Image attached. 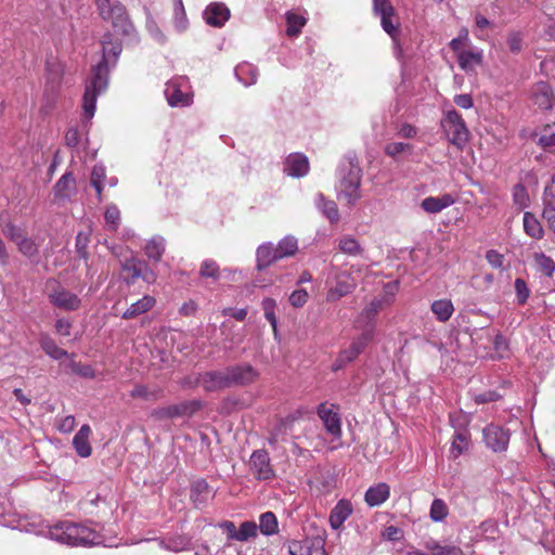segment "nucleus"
<instances>
[{
	"instance_id": "obj_1",
	"label": "nucleus",
	"mask_w": 555,
	"mask_h": 555,
	"mask_svg": "<svg viewBox=\"0 0 555 555\" xmlns=\"http://www.w3.org/2000/svg\"><path fill=\"white\" fill-rule=\"evenodd\" d=\"M122 47L119 41H113L111 34H105L102 39V57L98 64L91 67L85 81L82 96L83 118L90 120L95 113L98 98L103 94L109 83V57L113 56V65L116 64Z\"/></svg>"
},
{
	"instance_id": "obj_2",
	"label": "nucleus",
	"mask_w": 555,
	"mask_h": 555,
	"mask_svg": "<svg viewBox=\"0 0 555 555\" xmlns=\"http://www.w3.org/2000/svg\"><path fill=\"white\" fill-rule=\"evenodd\" d=\"M52 540L69 546H91L102 543V537L85 524L60 521L49 528Z\"/></svg>"
},
{
	"instance_id": "obj_3",
	"label": "nucleus",
	"mask_w": 555,
	"mask_h": 555,
	"mask_svg": "<svg viewBox=\"0 0 555 555\" xmlns=\"http://www.w3.org/2000/svg\"><path fill=\"white\" fill-rule=\"evenodd\" d=\"M338 194L344 196L349 205H354L361 197L362 180V169L356 154L349 153L345 156L338 168Z\"/></svg>"
},
{
	"instance_id": "obj_4",
	"label": "nucleus",
	"mask_w": 555,
	"mask_h": 555,
	"mask_svg": "<svg viewBox=\"0 0 555 555\" xmlns=\"http://www.w3.org/2000/svg\"><path fill=\"white\" fill-rule=\"evenodd\" d=\"M99 13L105 21H111L116 33L124 36H130L133 31V25L130 22L126 8L118 1L95 0Z\"/></svg>"
},
{
	"instance_id": "obj_5",
	"label": "nucleus",
	"mask_w": 555,
	"mask_h": 555,
	"mask_svg": "<svg viewBox=\"0 0 555 555\" xmlns=\"http://www.w3.org/2000/svg\"><path fill=\"white\" fill-rule=\"evenodd\" d=\"M441 126L451 144L462 149L468 141V129L455 109H451L446 114Z\"/></svg>"
},
{
	"instance_id": "obj_6",
	"label": "nucleus",
	"mask_w": 555,
	"mask_h": 555,
	"mask_svg": "<svg viewBox=\"0 0 555 555\" xmlns=\"http://www.w3.org/2000/svg\"><path fill=\"white\" fill-rule=\"evenodd\" d=\"M122 272L126 273L124 281L128 284H134L137 280L142 279L147 284L156 282L157 275L150 268L146 261L137 257L126 258L120 263Z\"/></svg>"
},
{
	"instance_id": "obj_7",
	"label": "nucleus",
	"mask_w": 555,
	"mask_h": 555,
	"mask_svg": "<svg viewBox=\"0 0 555 555\" xmlns=\"http://www.w3.org/2000/svg\"><path fill=\"white\" fill-rule=\"evenodd\" d=\"M482 440L492 452H505L511 440V430L498 424H489L482 429Z\"/></svg>"
},
{
	"instance_id": "obj_8",
	"label": "nucleus",
	"mask_w": 555,
	"mask_h": 555,
	"mask_svg": "<svg viewBox=\"0 0 555 555\" xmlns=\"http://www.w3.org/2000/svg\"><path fill=\"white\" fill-rule=\"evenodd\" d=\"M189 81L185 77H177L166 83L165 96L172 107L189 106L192 98L189 92Z\"/></svg>"
},
{
	"instance_id": "obj_9",
	"label": "nucleus",
	"mask_w": 555,
	"mask_h": 555,
	"mask_svg": "<svg viewBox=\"0 0 555 555\" xmlns=\"http://www.w3.org/2000/svg\"><path fill=\"white\" fill-rule=\"evenodd\" d=\"M230 388L245 387L259 378V372L249 363H240L227 366Z\"/></svg>"
},
{
	"instance_id": "obj_10",
	"label": "nucleus",
	"mask_w": 555,
	"mask_h": 555,
	"mask_svg": "<svg viewBox=\"0 0 555 555\" xmlns=\"http://www.w3.org/2000/svg\"><path fill=\"white\" fill-rule=\"evenodd\" d=\"M317 414L322 421L327 434L334 438L341 437V420L337 405L322 402L317 408Z\"/></svg>"
},
{
	"instance_id": "obj_11",
	"label": "nucleus",
	"mask_w": 555,
	"mask_h": 555,
	"mask_svg": "<svg viewBox=\"0 0 555 555\" xmlns=\"http://www.w3.org/2000/svg\"><path fill=\"white\" fill-rule=\"evenodd\" d=\"M193 386H202L207 392L230 388L227 367L197 374Z\"/></svg>"
},
{
	"instance_id": "obj_12",
	"label": "nucleus",
	"mask_w": 555,
	"mask_h": 555,
	"mask_svg": "<svg viewBox=\"0 0 555 555\" xmlns=\"http://www.w3.org/2000/svg\"><path fill=\"white\" fill-rule=\"evenodd\" d=\"M48 298L54 307L65 311H75L81 306V299L61 285L53 288L49 293Z\"/></svg>"
},
{
	"instance_id": "obj_13",
	"label": "nucleus",
	"mask_w": 555,
	"mask_h": 555,
	"mask_svg": "<svg viewBox=\"0 0 555 555\" xmlns=\"http://www.w3.org/2000/svg\"><path fill=\"white\" fill-rule=\"evenodd\" d=\"M250 470L258 480H270L274 470L270 465V457L266 450H256L250 455Z\"/></svg>"
},
{
	"instance_id": "obj_14",
	"label": "nucleus",
	"mask_w": 555,
	"mask_h": 555,
	"mask_svg": "<svg viewBox=\"0 0 555 555\" xmlns=\"http://www.w3.org/2000/svg\"><path fill=\"white\" fill-rule=\"evenodd\" d=\"M288 555H325L324 541L320 538L294 540L288 544Z\"/></svg>"
},
{
	"instance_id": "obj_15",
	"label": "nucleus",
	"mask_w": 555,
	"mask_h": 555,
	"mask_svg": "<svg viewBox=\"0 0 555 555\" xmlns=\"http://www.w3.org/2000/svg\"><path fill=\"white\" fill-rule=\"evenodd\" d=\"M357 284L352 275L346 271L336 274L335 285L330 287L326 294L327 301H337L341 297L350 294Z\"/></svg>"
},
{
	"instance_id": "obj_16",
	"label": "nucleus",
	"mask_w": 555,
	"mask_h": 555,
	"mask_svg": "<svg viewBox=\"0 0 555 555\" xmlns=\"http://www.w3.org/2000/svg\"><path fill=\"white\" fill-rule=\"evenodd\" d=\"M531 101L540 109L548 111L553 107L554 92L553 88L546 81L534 83L530 91Z\"/></svg>"
},
{
	"instance_id": "obj_17",
	"label": "nucleus",
	"mask_w": 555,
	"mask_h": 555,
	"mask_svg": "<svg viewBox=\"0 0 555 555\" xmlns=\"http://www.w3.org/2000/svg\"><path fill=\"white\" fill-rule=\"evenodd\" d=\"M397 288V283H388L385 286L386 294L382 297L374 298L362 311L361 315L371 323L376 314L385 307L392 302L393 292Z\"/></svg>"
},
{
	"instance_id": "obj_18",
	"label": "nucleus",
	"mask_w": 555,
	"mask_h": 555,
	"mask_svg": "<svg viewBox=\"0 0 555 555\" xmlns=\"http://www.w3.org/2000/svg\"><path fill=\"white\" fill-rule=\"evenodd\" d=\"M374 336V326L370 325L367 326L363 333L356 338L349 348L340 351L339 353L346 359L349 363H351L353 360H356L359 354H361L369 343L373 339Z\"/></svg>"
},
{
	"instance_id": "obj_19",
	"label": "nucleus",
	"mask_w": 555,
	"mask_h": 555,
	"mask_svg": "<svg viewBox=\"0 0 555 555\" xmlns=\"http://www.w3.org/2000/svg\"><path fill=\"white\" fill-rule=\"evenodd\" d=\"M215 492L204 478L194 480L190 487V499L196 508L206 506Z\"/></svg>"
},
{
	"instance_id": "obj_20",
	"label": "nucleus",
	"mask_w": 555,
	"mask_h": 555,
	"mask_svg": "<svg viewBox=\"0 0 555 555\" xmlns=\"http://www.w3.org/2000/svg\"><path fill=\"white\" fill-rule=\"evenodd\" d=\"M283 171L293 178L305 177L309 172L308 157L301 153H293L284 162Z\"/></svg>"
},
{
	"instance_id": "obj_21",
	"label": "nucleus",
	"mask_w": 555,
	"mask_h": 555,
	"mask_svg": "<svg viewBox=\"0 0 555 555\" xmlns=\"http://www.w3.org/2000/svg\"><path fill=\"white\" fill-rule=\"evenodd\" d=\"M205 22L212 27H222L230 18V10L223 3H210L203 12Z\"/></svg>"
},
{
	"instance_id": "obj_22",
	"label": "nucleus",
	"mask_w": 555,
	"mask_h": 555,
	"mask_svg": "<svg viewBox=\"0 0 555 555\" xmlns=\"http://www.w3.org/2000/svg\"><path fill=\"white\" fill-rule=\"evenodd\" d=\"M76 193V179L72 171H66L54 184L53 195L56 201H69Z\"/></svg>"
},
{
	"instance_id": "obj_23",
	"label": "nucleus",
	"mask_w": 555,
	"mask_h": 555,
	"mask_svg": "<svg viewBox=\"0 0 555 555\" xmlns=\"http://www.w3.org/2000/svg\"><path fill=\"white\" fill-rule=\"evenodd\" d=\"M390 496V486L386 482H378L369 487L364 493V501L370 507L380 506Z\"/></svg>"
},
{
	"instance_id": "obj_24",
	"label": "nucleus",
	"mask_w": 555,
	"mask_h": 555,
	"mask_svg": "<svg viewBox=\"0 0 555 555\" xmlns=\"http://www.w3.org/2000/svg\"><path fill=\"white\" fill-rule=\"evenodd\" d=\"M353 512V507L350 501L341 499L339 500L330 514V525L333 529H339L344 522L350 517Z\"/></svg>"
},
{
	"instance_id": "obj_25",
	"label": "nucleus",
	"mask_w": 555,
	"mask_h": 555,
	"mask_svg": "<svg viewBox=\"0 0 555 555\" xmlns=\"http://www.w3.org/2000/svg\"><path fill=\"white\" fill-rule=\"evenodd\" d=\"M454 203L455 198L450 193H444L437 197H425L421 203V207L427 214H439L443 209L452 206Z\"/></svg>"
},
{
	"instance_id": "obj_26",
	"label": "nucleus",
	"mask_w": 555,
	"mask_h": 555,
	"mask_svg": "<svg viewBox=\"0 0 555 555\" xmlns=\"http://www.w3.org/2000/svg\"><path fill=\"white\" fill-rule=\"evenodd\" d=\"M483 61V52L481 49L475 48L473 50H463L457 54V62L460 67L466 73L475 69Z\"/></svg>"
},
{
	"instance_id": "obj_27",
	"label": "nucleus",
	"mask_w": 555,
	"mask_h": 555,
	"mask_svg": "<svg viewBox=\"0 0 555 555\" xmlns=\"http://www.w3.org/2000/svg\"><path fill=\"white\" fill-rule=\"evenodd\" d=\"M91 428L89 425L85 424L73 438V446L77 454L81 457H88L92 453V448L89 442Z\"/></svg>"
},
{
	"instance_id": "obj_28",
	"label": "nucleus",
	"mask_w": 555,
	"mask_h": 555,
	"mask_svg": "<svg viewBox=\"0 0 555 555\" xmlns=\"http://www.w3.org/2000/svg\"><path fill=\"white\" fill-rule=\"evenodd\" d=\"M314 204L318 210L327 218L331 223H337L339 221L340 215L337 204L334 201L325 198L322 193H318L314 197Z\"/></svg>"
},
{
	"instance_id": "obj_29",
	"label": "nucleus",
	"mask_w": 555,
	"mask_h": 555,
	"mask_svg": "<svg viewBox=\"0 0 555 555\" xmlns=\"http://www.w3.org/2000/svg\"><path fill=\"white\" fill-rule=\"evenodd\" d=\"M256 258L257 269L259 271L268 268L273 261L280 260V257H278L276 247L270 242L263 243L260 246H258L256 251Z\"/></svg>"
},
{
	"instance_id": "obj_30",
	"label": "nucleus",
	"mask_w": 555,
	"mask_h": 555,
	"mask_svg": "<svg viewBox=\"0 0 555 555\" xmlns=\"http://www.w3.org/2000/svg\"><path fill=\"white\" fill-rule=\"evenodd\" d=\"M469 441H470V433L467 428L456 429L453 435V439H452V443H451V448H450L451 456L453 459H457L460 455H462L463 452L468 449Z\"/></svg>"
},
{
	"instance_id": "obj_31",
	"label": "nucleus",
	"mask_w": 555,
	"mask_h": 555,
	"mask_svg": "<svg viewBox=\"0 0 555 555\" xmlns=\"http://www.w3.org/2000/svg\"><path fill=\"white\" fill-rule=\"evenodd\" d=\"M236 79L245 87L253 86L258 79V69L248 62H242L234 68Z\"/></svg>"
},
{
	"instance_id": "obj_32",
	"label": "nucleus",
	"mask_w": 555,
	"mask_h": 555,
	"mask_svg": "<svg viewBox=\"0 0 555 555\" xmlns=\"http://www.w3.org/2000/svg\"><path fill=\"white\" fill-rule=\"evenodd\" d=\"M156 304L153 296L145 295L141 299L133 302L122 314L121 318L125 320L133 319L140 314H143L151 310Z\"/></svg>"
},
{
	"instance_id": "obj_33",
	"label": "nucleus",
	"mask_w": 555,
	"mask_h": 555,
	"mask_svg": "<svg viewBox=\"0 0 555 555\" xmlns=\"http://www.w3.org/2000/svg\"><path fill=\"white\" fill-rule=\"evenodd\" d=\"M166 248V241L163 236L152 237L145 245L144 251L150 260L159 262L163 258Z\"/></svg>"
},
{
	"instance_id": "obj_34",
	"label": "nucleus",
	"mask_w": 555,
	"mask_h": 555,
	"mask_svg": "<svg viewBox=\"0 0 555 555\" xmlns=\"http://www.w3.org/2000/svg\"><path fill=\"white\" fill-rule=\"evenodd\" d=\"M430 310L439 322H447L454 312V306L450 299L434 300Z\"/></svg>"
},
{
	"instance_id": "obj_35",
	"label": "nucleus",
	"mask_w": 555,
	"mask_h": 555,
	"mask_svg": "<svg viewBox=\"0 0 555 555\" xmlns=\"http://www.w3.org/2000/svg\"><path fill=\"white\" fill-rule=\"evenodd\" d=\"M39 345L41 349L48 354L50 358L54 360H61L62 358L68 357V352L62 348H60L54 339L50 337L48 334H41L39 337Z\"/></svg>"
},
{
	"instance_id": "obj_36",
	"label": "nucleus",
	"mask_w": 555,
	"mask_h": 555,
	"mask_svg": "<svg viewBox=\"0 0 555 555\" xmlns=\"http://www.w3.org/2000/svg\"><path fill=\"white\" fill-rule=\"evenodd\" d=\"M524 230L527 235L534 240H541L544 236V230L537 217L529 211L524 214Z\"/></svg>"
},
{
	"instance_id": "obj_37",
	"label": "nucleus",
	"mask_w": 555,
	"mask_h": 555,
	"mask_svg": "<svg viewBox=\"0 0 555 555\" xmlns=\"http://www.w3.org/2000/svg\"><path fill=\"white\" fill-rule=\"evenodd\" d=\"M338 249L352 257L361 256L363 254V247L357 238L351 235H343L338 238Z\"/></svg>"
},
{
	"instance_id": "obj_38",
	"label": "nucleus",
	"mask_w": 555,
	"mask_h": 555,
	"mask_svg": "<svg viewBox=\"0 0 555 555\" xmlns=\"http://www.w3.org/2000/svg\"><path fill=\"white\" fill-rule=\"evenodd\" d=\"M258 530L266 537L279 532V521L273 512H266L260 515Z\"/></svg>"
},
{
	"instance_id": "obj_39",
	"label": "nucleus",
	"mask_w": 555,
	"mask_h": 555,
	"mask_svg": "<svg viewBox=\"0 0 555 555\" xmlns=\"http://www.w3.org/2000/svg\"><path fill=\"white\" fill-rule=\"evenodd\" d=\"M47 79L49 83L60 86L65 73V66L56 59H50L46 63Z\"/></svg>"
},
{
	"instance_id": "obj_40",
	"label": "nucleus",
	"mask_w": 555,
	"mask_h": 555,
	"mask_svg": "<svg viewBox=\"0 0 555 555\" xmlns=\"http://www.w3.org/2000/svg\"><path fill=\"white\" fill-rule=\"evenodd\" d=\"M285 18L287 24L286 35L288 37H297L301 33L302 27L307 24L305 16L292 11L286 12Z\"/></svg>"
},
{
	"instance_id": "obj_41",
	"label": "nucleus",
	"mask_w": 555,
	"mask_h": 555,
	"mask_svg": "<svg viewBox=\"0 0 555 555\" xmlns=\"http://www.w3.org/2000/svg\"><path fill=\"white\" fill-rule=\"evenodd\" d=\"M106 495L104 493L89 491L80 501V506L85 513L93 514L95 507H99L101 504L106 505Z\"/></svg>"
},
{
	"instance_id": "obj_42",
	"label": "nucleus",
	"mask_w": 555,
	"mask_h": 555,
	"mask_svg": "<svg viewBox=\"0 0 555 555\" xmlns=\"http://www.w3.org/2000/svg\"><path fill=\"white\" fill-rule=\"evenodd\" d=\"M231 272L228 269L220 271L218 263L212 259H205L199 268V275L202 278L212 279L214 281H218L222 273L230 274Z\"/></svg>"
},
{
	"instance_id": "obj_43",
	"label": "nucleus",
	"mask_w": 555,
	"mask_h": 555,
	"mask_svg": "<svg viewBox=\"0 0 555 555\" xmlns=\"http://www.w3.org/2000/svg\"><path fill=\"white\" fill-rule=\"evenodd\" d=\"M280 259L291 257L298 250V241L293 235H286L275 246Z\"/></svg>"
},
{
	"instance_id": "obj_44",
	"label": "nucleus",
	"mask_w": 555,
	"mask_h": 555,
	"mask_svg": "<svg viewBox=\"0 0 555 555\" xmlns=\"http://www.w3.org/2000/svg\"><path fill=\"white\" fill-rule=\"evenodd\" d=\"M204 403L202 400H189L175 404L177 417H191L196 412L202 410Z\"/></svg>"
},
{
	"instance_id": "obj_45",
	"label": "nucleus",
	"mask_w": 555,
	"mask_h": 555,
	"mask_svg": "<svg viewBox=\"0 0 555 555\" xmlns=\"http://www.w3.org/2000/svg\"><path fill=\"white\" fill-rule=\"evenodd\" d=\"M158 545L165 551L178 553L188 548V541L183 537L178 535L168 539H160L158 540Z\"/></svg>"
},
{
	"instance_id": "obj_46",
	"label": "nucleus",
	"mask_w": 555,
	"mask_h": 555,
	"mask_svg": "<svg viewBox=\"0 0 555 555\" xmlns=\"http://www.w3.org/2000/svg\"><path fill=\"white\" fill-rule=\"evenodd\" d=\"M427 548L433 555H464L461 547L450 544H440L436 541L428 542Z\"/></svg>"
},
{
	"instance_id": "obj_47",
	"label": "nucleus",
	"mask_w": 555,
	"mask_h": 555,
	"mask_svg": "<svg viewBox=\"0 0 555 555\" xmlns=\"http://www.w3.org/2000/svg\"><path fill=\"white\" fill-rule=\"evenodd\" d=\"M261 307L264 313V318L271 324L274 333L276 334L278 330V319L275 315L276 301L273 298H263L261 301Z\"/></svg>"
},
{
	"instance_id": "obj_48",
	"label": "nucleus",
	"mask_w": 555,
	"mask_h": 555,
	"mask_svg": "<svg viewBox=\"0 0 555 555\" xmlns=\"http://www.w3.org/2000/svg\"><path fill=\"white\" fill-rule=\"evenodd\" d=\"M449 514L446 502L441 499H435L430 505L429 516L433 521L440 522L446 519Z\"/></svg>"
},
{
	"instance_id": "obj_49",
	"label": "nucleus",
	"mask_w": 555,
	"mask_h": 555,
	"mask_svg": "<svg viewBox=\"0 0 555 555\" xmlns=\"http://www.w3.org/2000/svg\"><path fill=\"white\" fill-rule=\"evenodd\" d=\"M258 533V525L255 521H244L237 529L235 541L245 542L251 538H256Z\"/></svg>"
},
{
	"instance_id": "obj_50",
	"label": "nucleus",
	"mask_w": 555,
	"mask_h": 555,
	"mask_svg": "<svg viewBox=\"0 0 555 555\" xmlns=\"http://www.w3.org/2000/svg\"><path fill=\"white\" fill-rule=\"evenodd\" d=\"M15 244L20 253H22L27 258H33L37 256L39 251L38 245L35 243V241L26 236L25 234Z\"/></svg>"
},
{
	"instance_id": "obj_51",
	"label": "nucleus",
	"mask_w": 555,
	"mask_h": 555,
	"mask_svg": "<svg viewBox=\"0 0 555 555\" xmlns=\"http://www.w3.org/2000/svg\"><path fill=\"white\" fill-rule=\"evenodd\" d=\"M162 390H150L145 385L137 384L130 392L132 398H140L143 400H157L160 397Z\"/></svg>"
},
{
	"instance_id": "obj_52",
	"label": "nucleus",
	"mask_w": 555,
	"mask_h": 555,
	"mask_svg": "<svg viewBox=\"0 0 555 555\" xmlns=\"http://www.w3.org/2000/svg\"><path fill=\"white\" fill-rule=\"evenodd\" d=\"M534 261L541 272H543L547 276H552L555 271V262L554 260L546 256L544 253H535Z\"/></svg>"
},
{
	"instance_id": "obj_53",
	"label": "nucleus",
	"mask_w": 555,
	"mask_h": 555,
	"mask_svg": "<svg viewBox=\"0 0 555 555\" xmlns=\"http://www.w3.org/2000/svg\"><path fill=\"white\" fill-rule=\"evenodd\" d=\"M173 25L179 33H182L188 28L189 21L186 18L182 0H177L176 2Z\"/></svg>"
},
{
	"instance_id": "obj_54",
	"label": "nucleus",
	"mask_w": 555,
	"mask_h": 555,
	"mask_svg": "<svg viewBox=\"0 0 555 555\" xmlns=\"http://www.w3.org/2000/svg\"><path fill=\"white\" fill-rule=\"evenodd\" d=\"M412 150L413 145L404 142H389L385 146V153L392 158H396L403 153H411Z\"/></svg>"
},
{
	"instance_id": "obj_55",
	"label": "nucleus",
	"mask_w": 555,
	"mask_h": 555,
	"mask_svg": "<svg viewBox=\"0 0 555 555\" xmlns=\"http://www.w3.org/2000/svg\"><path fill=\"white\" fill-rule=\"evenodd\" d=\"M506 42L508 50L513 54H518L522 50L524 34L519 30H513L507 34Z\"/></svg>"
},
{
	"instance_id": "obj_56",
	"label": "nucleus",
	"mask_w": 555,
	"mask_h": 555,
	"mask_svg": "<svg viewBox=\"0 0 555 555\" xmlns=\"http://www.w3.org/2000/svg\"><path fill=\"white\" fill-rule=\"evenodd\" d=\"M104 219L108 229L116 231L120 222V211L118 207L114 204L108 205L104 214Z\"/></svg>"
},
{
	"instance_id": "obj_57",
	"label": "nucleus",
	"mask_w": 555,
	"mask_h": 555,
	"mask_svg": "<svg viewBox=\"0 0 555 555\" xmlns=\"http://www.w3.org/2000/svg\"><path fill=\"white\" fill-rule=\"evenodd\" d=\"M90 242V234L78 232L75 240V248L78 256L85 260L88 259V244Z\"/></svg>"
},
{
	"instance_id": "obj_58",
	"label": "nucleus",
	"mask_w": 555,
	"mask_h": 555,
	"mask_svg": "<svg viewBox=\"0 0 555 555\" xmlns=\"http://www.w3.org/2000/svg\"><path fill=\"white\" fill-rule=\"evenodd\" d=\"M373 11L379 17L395 15V8L389 0H373Z\"/></svg>"
},
{
	"instance_id": "obj_59",
	"label": "nucleus",
	"mask_w": 555,
	"mask_h": 555,
	"mask_svg": "<svg viewBox=\"0 0 555 555\" xmlns=\"http://www.w3.org/2000/svg\"><path fill=\"white\" fill-rule=\"evenodd\" d=\"M513 199L516 205H518L521 208H525L529 204V195L526 190V188L518 183L513 189Z\"/></svg>"
},
{
	"instance_id": "obj_60",
	"label": "nucleus",
	"mask_w": 555,
	"mask_h": 555,
	"mask_svg": "<svg viewBox=\"0 0 555 555\" xmlns=\"http://www.w3.org/2000/svg\"><path fill=\"white\" fill-rule=\"evenodd\" d=\"M395 15H385L379 17L380 18V25L382 28L392 38L396 39V37L399 34V24L393 21Z\"/></svg>"
},
{
	"instance_id": "obj_61",
	"label": "nucleus",
	"mask_w": 555,
	"mask_h": 555,
	"mask_svg": "<svg viewBox=\"0 0 555 555\" xmlns=\"http://www.w3.org/2000/svg\"><path fill=\"white\" fill-rule=\"evenodd\" d=\"M151 416L156 421L177 418L175 404L154 409Z\"/></svg>"
},
{
	"instance_id": "obj_62",
	"label": "nucleus",
	"mask_w": 555,
	"mask_h": 555,
	"mask_svg": "<svg viewBox=\"0 0 555 555\" xmlns=\"http://www.w3.org/2000/svg\"><path fill=\"white\" fill-rule=\"evenodd\" d=\"M68 367L76 375H79V376H82V377H86V378H93L94 377V371L88 364H82L80 362L70 361L69 364H68Z\"/></svg>"
},
{
	"instance_id": "obj_63",
	"label": "nucleus",
	"mask_w": 555,
	"mask_h": 555,
	"mask_svg": "<svg viewBox=\"0 0 555 555\" xmlns=\"http://www.w3.org/2000/svg\"><path fill=\"white\" fill-rule=\"evenodd\" d=\"M503 396L496 390H487L480 393H476L474 396V400L477 404H485L490 402H495L502 399Z\"/></svg>"
},
{
	"instance_id": "obj_64",
	"label": "nucleus",
	"mask_w": 555,
	"mask_h": 555,
	"mask_svg": "<svg viewBox=\"0 0 555 555\" xmlns=\"http://www.w3.org/2000/svg\"><path fill=\"white\" fill-rule=\"evenodd\" d=\"M3 234L13 243H16L22 238L24 232L21 228L15 225L13 222H7L2 229Z\"/></svg>"
}]
</instances>
